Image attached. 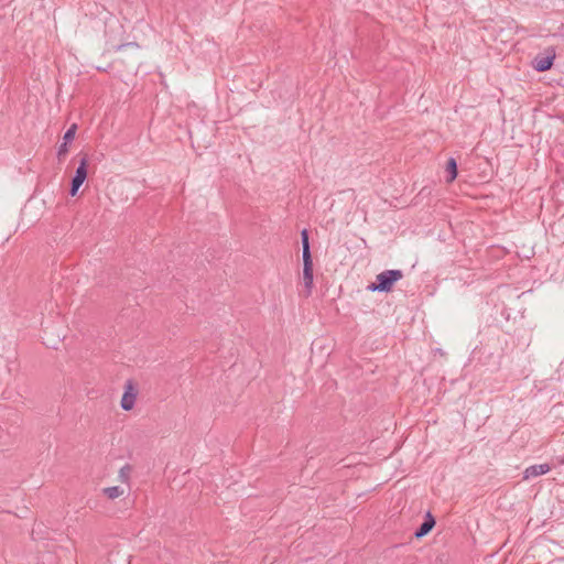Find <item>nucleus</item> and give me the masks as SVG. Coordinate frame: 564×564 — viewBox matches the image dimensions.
Listing matches in <instances>:
<instances>
[{
    "label": "nucleus",
    "mask_w": 564,
    "mask_h": 564,
    "mask_svg": "<svg viewBox=\"0 0 564 564\" xmlns=\"http://www.w3.org/2000/svg\"><path fill=\"white\" fill-rule=\"evenodd\" d=\"M301 241L303 247V281L307 294H310L313 288V261L310 251L308 232L306 229L301 231Z\"/></svg>",
    "instance_id": "f257e3e1"
},
{
    "label": "nucleus",
    "mask_w": 564,
    "mask_h": 564,
    "mask_svg": "<svg viewBox=\"0 0 564 564\" xmlns=\"http://www.w3.org/2000/svg\"><path fill=\"white\" fill-rule=\"evenodd\" d=\"M403 278L401 270H386L377 275V282L368 286L370 291L389 292L393 284Z\"/></svg>",
    "instance_id": "f03ea898"
},
{
    "label": "nucleus",
    "mask_w": 564,
    "mask_h": 564,
    "mask_svg": "<svg viewBox=\"0 0 564 564\" xmlns=\"http://www.w3.org/2000/svg\"><path fill=\"white\" fill-rule=\"evenodd\" d=\"M87 178V159L83 158L80 160V163L78 167L76 169L75 175L72 180V187L69 194L72 196H75L79 189V187L83 185L85 180Z\"/></svg>",
    "instance_id": "7ed1b4c3"
},
{
    "label": "nucleus",
    "mask_w": 564,
    "mask_h": 564,
    "mask_svg": "<svg viewBox=\"0 0 564 564\" xmlns=\"http://www.w3.org/2000/svg\"><path fill=\"white\" fill-rule=\"evenodd\" d=\"M554 59L555 52L553 48H550L546 54L534 57L532 61V67L538 72L549 70L552 67Z\"/></svg>",
    "instance_id": "20e7f679"
},
{
    "label": "nucleus",
    "mask_w": 564,
    "mask_h": 564,
    "mask_svg": "<svg viewBox=\"0 0 564 564\" xmlns=\"http://www.w3.org/2000/svg\"><path fill=\"white\" fill-rule=\"evenodd\" d=\"M137 400V390L132 383V381H127L124 386V392L121 398L120 405L123 410L130 411L133 409Z\"/></svg>",
    "instance_id": "39448f33"
},
{
    "label": "nucleus",
    "mask_w": 564,
    "mask_h": 564,
    "mask_svg": "<svg viewBox=\"0 0 564 564\" xmlns=\"http://www.w3.org/2000/svg\"><path fill=\"white\" fill-rule=\"evenodd\" d=\"M550 470H551V466L549 464H546V463L538 464V465H532V466H529L528 468H525V470L523 473V478L524 479H531V478H534V477H538V476L545 475Z\"/></svg>",
    "instance_id": "423d86ee"
},
{
    "label": "nucleus",
    "mask_w": 564,
    "mask_h": 564,
    "mask_svg": "<svg viewBox=\"0 0 564 564\" xmlns=\"http://www.w3.org/2000/svg\"><path fill=\"white\" fill-rule=\"evenodd\" d=\"M435 525V520L432 517L431 512L426 513L424 522L420 525V528L415 531V538H422L426 535Z\"/></svg>",
    "instance_id": "0eeeda50"
},
{
    "label": "nucleus",
    "mask_w": 564,
    "mask_h": 564,
    "mask_svg": "<svg viewBox=\"0 0 564 564\" xmlns=\"http://www.w3.org/2000/svg\"><path fill=\"white\" fill-rule=\"evenodd\" d=\"M102 491L109 499H116L124 494L123 488L120 486L107 487Z\"/></svg>",
    "instance_id": "6e6552de"
},
{
    "label": "nucleus",
    "mask_w": 564,
    "mask_h": 564,
    "mask_svg": "<svg viewBox=\"0 0 564 564\" xmlns=\"http://www.w3.org/2000/svg\"><path fill=\"white\" fill-rule=\"evenodd\" d=\"M446 171L448 173L447 181L448 182L454 181L456 178V176H457V164H456L455 159L451 158L448 160Z\"/></svg>",
    "instance_id": "1a4fd4ad"
},
{
    "label": "nucleus",
    "mask_w": 564,
    "mask_h": 564,
    "mask_svg": "<svg viewBox=\"0 0 564 564\" xmlns=\"http://www.w3.org/2000/svg\"><path fill=\"white\" fill-rule=\"evenodd\" d=\"M76 129H77V126L74 123L72 124L67 131L64 133V137H63V140L64 142H72L74 137H75V133H76Z\"/></svg>",
    "instance_id": "9d476101"
},
{
    "label": "nucleus",
    "mask_w": 564,
    "mask_h": 564,
    "mask_svg": "<svg viewBox=\"0 0 564 564\" xmlns=\"http://www.w3.org/2000/svg\"><path fill=\"white\" fill-rule=\"evenodd\" d=\"M68 151V142H63L59 147H58V156H62L64 154H66Z\"/></svg>",
    "instance_id": "9b49d317"
}]
</instances>
